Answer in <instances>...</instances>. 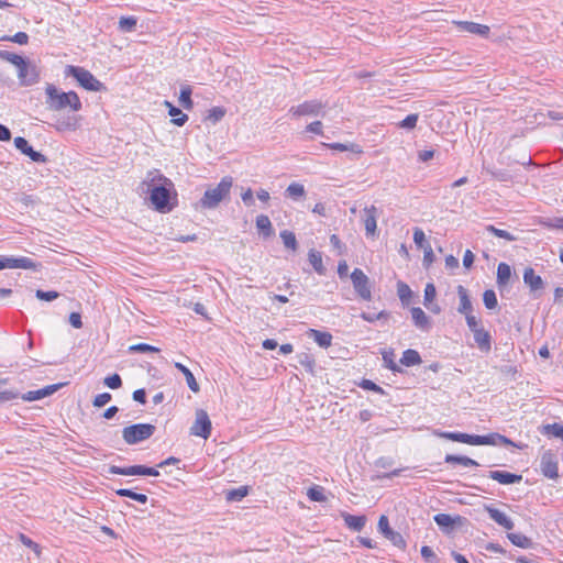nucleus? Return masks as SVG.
Instances as JSON below:
<instances>
[{"instance_id":"10","label":"nucleus","mask_w":563,"mask_h":563,"mask_svg":"<svg viewBox=\"0 0 563 563\" xmlns=\"http://www.w3.org/2000/svg\"><path fill=\"white\" fill-rule=\"evenodd\" d=\"M324 104L319 100H308L296 107H291L289 112L295 117L319 115L323 114Z\"/></svg>"},{"instance_id":"51","label":"nucleus","mask_w":563,"mask_h":563,"mask_svg":"<svg viewBox=\"0 0 563 563\" xmlns=\"http://www.w3.org/2000/svg\"><path fill=\"white\" fill-rule=\"evenodd\" d=\"M225 115V109L221 107H213L208 111L207 120L217 123Z\"/></svg>"},{"instance_id":"42","label":"nucleus","mask_w":563,"mask_h":563,"mask_svg":"<svg viewBox=\"0 0 563 563\" xmlns=\"http://www.w3.org/2000/svg\"><path fill=\"white\" fill-rule=\"evenodd\" d=\"M0 59L11 63L18 68L26 58L9 51H0Z\"/></svg>"},{"instance_id":"32","label":"nucleus","mask_w":563,"mask_h":563,"mask_svg":"<svg viewBox=\"0 0 563 563\" xmlns=\"http://www.w3.org/2000/svg\"><path fill=\"white\" fill-rule=\"evenodd\" d=\"M511 278V267L507 263H499L497 267V285L499 287L508 285Z\"/></svg>"},{"instance_id":"24","label":"nucleus","mask_w":563,"mask_h":563,"mask_svg":"<svg viewBox=\"0 0 563 563\" xmlns=\"http://www.w3.org/2000/svg\"><path fill=\"white\" fill-rule=\"evenodd\" d=\"M411 312V318H412V321H413V324L422 330V331H428L431 327V322H430V318L426 314V312L419 308V307H413L411 308L410 310Z\"/></svg>"},{"instance_id":"15","label":"nucleus","mask_w":563,"mask_h":563,"mask_svg":"<svg viewBox=\"0 0 563 563\" xmlns=\"http://www.w3.org/2000/svg\"><path fill=\"white\" fill-rule=\"evenodd\" d=\"M473 445H515V443L499 433H489L486 435L474 434Z\"/></svg>"},{"instance_id":"56","label":"nucleus","mask_w":563,"mask_h":563,"mask_svg":"<svg viewBox=\"0 0 563 563\" xmlns=\"http://www.w3.org/2000/svg\"><path fill=\"white\" fill-rule=\"evenodd\" d=\"M104 385L111 389H118L122 386V378L119 374L107 376L103 380Z\"/></svg>"},{"instance_id":"59","label":"nucleus","mask_w":563,"mask_h":563,"mask_svg":"<svg viewBox=\"0 0 563 563\" xmlns=\"http://www.w3.org/2000/svg\"><path fill=\"white\" fill-rule=\"evenodd\" d=\"M437 296L435 286L432 283H428L424 288V300L423 305L428 307L429 303L433 301Z\"/></svg>"},{"instance_id":"29","label":"nucleus","mask_w":563,"mask_h":563,"mask_svg":"<svg viewBox=\"0 0 563 563\" xmlns=\"http://www.w3.org/2000/svg\"><path fill=\"white\" fill-rule=\"evenodd\" d=\"M256 228L264 238H269L274 234L272 222L265 214H260L256 217Z\"/></svg>"},{"instance_id":"34","label":"nucleus","mask_w":563,"mask_h":563,"mask_svg":"<svg viewBox=\"0 0 563 563\" xmlns=\"http://www.w3.org/2000/svg\"><path fill=\"white\" fill-rule=\"evenodd\" d=\"M308 261L312 265L313 269L319 275H324L325 274V267L323 266V263H322V254H321V252L316 251V250H310L309 254H308Z\"/></svg>"},{"instance_id":"44","label":"nucleus","mask_w":563,"mask_h":563,"mask_svg":"<svg viewBox=\"0 0 563 563\" xmlns=\"http://www.w3.org/2000/svg\"><path fill=\"white\" fill-rule=\"evenodd\" d=\"M280 239L283 240V243L285 247L290 249L291 251H296L298 247V243L296 240V235L294 232L284 230L280 232Z\"/></svg>"},{"instance_id":"16","label":"nucleus","mask_w":563,"mask_h":563,"mask_svg":"<svg viewBox=\"0 0 563 563\" xmlns=\"http://www.w3.org/2000/svg\"><path fill=\"white\" fill-rule=\"evenodd\" d=\"M378 209L375 206L366 207L363 210L362 220L364 222L367 236H374L377 229Z\"/></svg>"},{"instance_id":"6","label":"nucleus","mask_w":563,"mask_h":563,"mask_svg":"<svg viewBox=\"0 0 563 563\" xmlns=\"http://www.w3.org/2000/svg\"><path fill=\"white\" fill-rule=\"evenodd\" d=\"M351 280L353 288L360 298L363 300L372 299V287L369 278L361 268H354V271L351 273Z\"/></svg>"},{"instance_id":"61","label":"nucleus","mask_w":563,"mask_h":563,"mask_svg":"<svg viewBox=\"0 0 563 563\" xmlns=\"http://www.w3.org/2000/svg\"><path fill=\"white\" fill-rule=\"evenodd\" d=\"M111 399H112L111 394L102 393V394L97 395L93 398L92 405H93V407L101 408V407L106 406L108 402H110Z\"/></svg>"},{"instance_id":"28","label":"nucleus","mask_w":563,"mask_h":563,"mask_svg":"<svg viewBox=\"0 0 563 563\" xmlns=\"http://www.w3.org/2000/svg\"><path fill=\"white\" fill-rule=\"evenodd\" d=\"M457 295L460 298V305H459L457 311L462 314L473 312V306H472V301L470 299L467 289L464 286L459 285L457 286Z\"/></svg>"},{"instance_id":"13","label":"nucleus","mask_w":563,"mask_h":563,"mask_svg":"<svg viewBox=\"0 0 563 563\" xmlns=\"http://www.w3.org/2000/svg\"><path fill=\"white\" fill-rule=\"evenodd\" d=\"M14 146L22 154L26 155L31 161L35 163H46L47 158L42 153L35 151L27 142L25 137L16 136L14 139Z\"/></svg>"},{"instance_id":"33","label":"nucleus","mask_w":563,"mask_h":563,"mask_svg":"<svg viewBox=\"0 0 563 563\" xmlns=\"http://www.w3.org/2000/svg\"><path fill=\"white\" fill-rule=\"evenodd\" d=\"M444 462L449 464H461L465 467L478 466L475 460L464 455L446 454Z\"/></svg>"},{"instance_id":"58","label":"nucleus","mask_w":563,"mask_h":563,"mask_svg":"<svg viewBox=\"0 0 563 563\" xmlns=\"http://www.w3.org/2000/svg\"><path fill=\"white\" fill-rule=\"evenodd\" d=\"M130 351L136 352V353H148V352L157 353V352H159V349L156 346L146 344V343H139V344L131 345Z\"/></svg>"},{"instance_id":"37","label":"nucleus","mask_w":563,"mask_h":563,"mask_svg":"<svg viewBox=\"0 0 563 563\" xmlns=\"http://www.w3.org/2000/svg\"><path fill=\"white\" fill-rule=\"evenodd\" d=\"M507 538L518 548L529 549L532 545L531 539L522 533L509 532L507 533Z\"/></svg>"},{"instance_id":"26","label":"nucleus","mask_w":563,"mask_h":563,"mask_svg":"<svg viewBox=\"0 0 563 563\" xmlns=\"http://www.w3.org/2000/svg\"><path fill=\"white\" fill-rule=\"evenodd\" d=\"M307 335L308 338L313 339V341L322 349H328L332 343V334L327 331L309 329Z\"/></svg>"},{"instance_id":"49","label":"nucleus","mask_w":563,"mask_h":563,"mask_svg":"<svg viewBox=\"0 0 563 563\" xmlns=\"http://www.w3.org/2000/svg\"><path fill=\"white\" fill-rule=\"evenodd\" d=\"M483 301L487 309H495L498 305L496 292L493 289L485 290L483 294Z\"/></svg>"},{"instance_id":"27","label":"nucleus","mask_w":563,"mask_h":563,"mask_svg":"<svg viewBox=\"0 0 563 563\" xmlns=\"http://www.w3.org/2000/svg\"><path fill=\"white\" fill-rule=\"evenodd\" d=\"M164 106L168 109V114L172 117L170 122L177 126H183L188 121V115L179 108L175 107L170 101L165 100Z\"/></svg>"},{"instance_id":"40","label":"nucleus","mask_w":563,"mask_h":563,"mask_svg":"<svg viewBox=\"0 0 563 563\" xmlns=\"http://www.w3.org/2000/svg\"><path fill=\"white\" fill-rule=\"evenodd\" d=\"M397 294H398V297L404 306L409 305L411 297H412V291L406 283H404V282L397 283Z\"/></svg>"},{"instance_id":"39","label":"nucleus","mask_w":563,"mask_h":563,"mask_svg":"<svg viewBox=\"0 0 563 563\" xmlns=\"http://www.w3.org/2000/svg\"><path fill=\"white\" fill-rule=\"evenodd\" d=\"M541 433L544 435L559 438L563 441V424L556 422L544 424L542 426Z\"/></svg>"},{"instance_id":"63","label":"nucleus","mask_w":563,"mask_h":563,"mask_svg":"<svg viewBox=\"0 0 563 563\" xmlns=\"http://www.w3.org/2000/svg\"><path fill=\"white\" fill-rule=\"evenodd\" d=\"M360 386L363 388V389H366V390H372L374 393H377V394H384V389L378 386L377 384H375L374 382L369 380V379H363L360 384Z\"/></svg>"},{"instance_id":"25","label":"nucleus","mask_w":563,"mask_h":563,"mask_svg":"<svg viewBox=\"0 0 563 563\" xmlns=\"http://www.w3.org/2000/svg\"><path fill=\"white\" fill-rule=\"evenodd\" d=\"M433 520L444 532H450L454 529L456 522L461 520V517H453L449 514H438L433 517Z\"/></svg>"},{"instance_id":"41","label":"nucleus","mask_w":563,"mask_h":563,"mask_svg":"<svg viewBox=\"0 0 563 563\" xmlns=\"http://www.w3.org/2000/svg\"><path fill=\"white\" fill-rule=\"evenodd\" d=\"M382 355H383V361L385 363V367H387L388 369H390L394 373L402 372L401 367L394 360L395 358L394 350L384 351L382 353Z\"/></svg>"},{"instance_id":"11","label":"nucleus","mask_w":563,"mask_h":563,"mask_svg":"<svg viewBox=\"0 0 563 563\" xmlns=\"http://www.w3.org/2000/svg\"><path fill=\"white\" fill-rule=\"evenodd\" d=\"M556 455L552 451H545L540 461V468L542 474L551 479H556L559 477V466H558Z\"/></svg>"},{"instance_id":"35","label":"nucleus","mask_w":563,"mask_h":563,"mask_svg":"<svg viewBox=\"0 0 563 563\" xmlns=\"http://www.w3.org/2000/svg\"><path fill=\"white\" fill-rule=\"evenodd\" d=\"M175 367L184 374L190 390L198 393L200 388L191 371L181 363H175Z\"/></svg>"},{"instance_id":"7","label":"nucleus","mask_w":563,"mask_h":563,"mask_svg":"<svg viewBox=\"0 0 563 563\" xmlns=\"http://www.w3.org/2000/svg\"><path fill=\"white\" fill-rule=\"evenodd\" d=\"M211 429L212 424L207 411L203 409H198L196 411L195 422L190 428V434L207 440L211 434Z\"/></svg>"},{"instance_id":"14","label":"nucleus","mask_w":563,"mask_h":563,"mask_svg":"<svg viewBox=\"0 0 563 563\" xmlns=\"http://www.w3.org/2000/svg\"><path fill=\"white\" fill-rule=\"evenodd\" d=\"M38 264L33 262L30 257H1L0 269L4 268H23V269H36Z\"/></svg>"},{"instance_id":"47","label":"nucleus","mask_w":563,"mask_h":563,"mask_svg":"<svg viewBox=\"0 0 563 563\" xmlns=\"http://www.w3.org/2000/svg\"><path fill=\"white\" fill-rule=\"evenodd\" d=\"M249 494L246 486H240L239 488L231 489L227 493V499L230 501H240Z\"/></svg>"},{"instance_id":"8","label":"nucleus","mask_w":563,"mask_h":563,"mask_svg":"<svg viewBox=\"0 0 563 563\" xmlns=\"http://www.w3.org/2000/svg\"><path fill=\"white\" fill-rule=\"evenodd\" d=\"M18 78L21 86L35 85L40 80V69L34 63L26 58L23 65L18 67Z\"/></svg>"},{"instance_id":"22","label":"nucleus","mask_w":563,"mask_h":563,"mask_svg":"<svg viewBox=\"0 0 563 563\" xmlns=\"http://www.w3.org/2000/svg\"><path fill=\"white\" fill-rule=\"evenodd\" d=\"M474 341L477 344L478 349L488 353L492 349V335L484 328H481L473 332Z\"/></svg>"},{"instance_id":"55","label":"nucleus","mask_w":563,"mask_h":563,"mask_svg":"<svg viewBox=\"0 0 563 563\" xmlns=\"http://www.w3.org/2000/svg\"><path fill=\"white\" fill-rule=\"evenodd\" d=\"M324 145L328 146L329 148L335 150V151L343 152V151L350 150L355 153H361L360 146L355 145V144L347 145V144H343V143H331V144H324Z\"/></svg>"},{"instance_id":"54","label":"nucleus","mask_w":563,"mask_h":563,"mask_svg":"<svg viewBox=\"0 0 563 563\" xmlns=\"http://www.w3.org/2000/svg\"><path fill=\"white\" fill-rule=\"evenodd\" d=\"M389 313L385 310L378 312V313H371V312H362L361 318L367 322H375L380 319H388Z\"/></svg>"},{"instance_id":"38","label":"nucleus","mask_w":563,"mask_h":563,"mask_svg":"<svg viewBox=\"0 0 563 563\" xmlns=\"http://www.w3.org/2000/svg\"><path fill=\"white\" fill-rule=\"evenodd\" d=\"M115 494L120 497H128L141 504H146L148 500L145 494H140L129 488H119L115 490Z\"/></svg>"},{"instance_id":"1","label":"nucleus","mask_w":563,"mask_h":563,"mask_svg":"<svg viewBox=\"0 0 563 563\" xmlns=\"http://www.w3.org/2000/svg\"><path fill=\"white\" fill-rule=\"evenodd\" d=\"M144 184L148 187L150 200L154 209L162 213L172 211L170 192L174 188L173 181L158 169H152L147 172Z\"/></svg>"},{"instance_id":"3","label":"nucleus","mask_w":563,"mask_h":563,"mask_svg":"<svg viewBox=\"0 0 563 563\" xmlns=\"http://www.w3.org/2000/svg\"><path fill=\"white\" fill-rule=\"evenodd\" d=\"M232 185V177H223L216 187L208 188L205 191L202 198L199 201L200 207L203 209L217 208L220 205V202L230 195Z\"/></svg>"},{"instance_id":"53","label":"nucleus","mask_w":563,"mask_h":563,"mask_svg":"<svg viewBox=\"0 0 563 563\" xmlns=\"http://www.w3.org/2000/svg\"><path fill=\"white\" fill-rule=\"evenodd\" d=\"M307 496L312 501L321 503V501L325 500V496L323 494V489H322V487H319V486H314V487L309 488L308 492H307Z\"/></svg>"},{"instance_id":"19","label":"nucleus","mask_w":563,"mask_h":563,"mask_svg":"<svg viewBox=\"0 0 563 563\" xmlns=\"http://www.w3.org/2000/svg\"><path fill=\"white\" fill-rule=\"evenodd\" d=\"M485 509L488 512L489 518L494 520L497 525L505 528L506 530L514 529V521L504 511L492 506H486Z\"/></svg>"},{"instance_id":"12","label":"nucleus","mask_w":563,"mask_h":563,"mask_svg":"<svg viewBox=\"0 0 563 563\" xmlns=\"http://www.w3.org/2000/svg\"><path fill=\"white\" fill-rule=\"evenodd\" d=\"M523 283L529 287L533 298H540L542 290L545 287L544 280L541 276L534 273L532 267H527L523 272Z\"/></svg>"},{"instance_id":"21","label":"nucleus","mask_w":563,"mask_h":563,"mask_svg":"<svg viewBox=\"0 0 563 563\" xmlns=\"http://www.w3.org/2000/svg\"><path fill=\"white\" fill-rule=\"evenodd\" d=\"M145 465H131V466H117L111 465L109 467L110 474L123 475V476H144Z\"/></svg>"},{"instance_id":"4","label":"nucleus","mask_w":563,"mask_h":563,"mask_svg":"<svg viewBox=\"0 0 563 563\" xmlns=\"http://www.w3.org/2000/svg\"><path fill=\"white\" fill-rule=\"evenodd\" d=\"M65 74L66 76L74 77L86 90L98 92L106 89L104 85L100 80H98L89 70L80 66L69 65L66 67Z\"/></svg>"},{"instance_id":"31","label":"nucleus","mask_w":563,"mask_h":563,"mask_svg":"<svg viewBox=\"0 0 563 563\" xmlns=\"http://www.w3.org/2000/svg\"><path fill=\"white\" fill-rule=\"evenodd\" d=\"M422 360L418 351L408 349L402 352V356L400 358V364L404 366L410 367L415 365L421 364Z\"/></svg>"},{"instance_id":"52","label":"nucleus","mask_w":563,"mask_h":563,"mask_svg":"<svg viewBox=\"0 0 563 563\" xmlns=\"http://www.w3.org/2000/svg\"><path fill=\"white\" fill-rule=\"evenodd\" d=\"M59 292L55 290H42L37 289L35 291V297L43 301H53L59 297Z\"/></svg>"},{"instance_id":"64","label":"nucleus","mask_w":563,"mask_h":563,"mask_svg":"<svg viewBox=\"0 0 563 563\" xmlns=\"http://www.w3.org/2000/svg\"><path fill=\"white\" fill-rule=\"evenodd\" d=\"M421 555L422 558L427 561V562H430V563H435L438 561V556L437 554L434 553V551L428 547V545H423L421 548Z\"/></svg>"},{"instance_id":"57","label":"nucleus","mask_w":563,"mask_h":563,"mask_svg":"<svg viewBox=\"0 0 563 563\" xmlns=\"http://www.w3.org/2000/svg\"><path fill=\"white\" fill-rule=\"evenodd\" d=\"M1 41H10L20 45H25L29 42V35L25 32H18L13 36H3Z\"/></svg>"},{"instance_id":"9","label":"nucleus","mask_w":563,"mask_h":563,"mask_svg":"<svg viewBox=\"0 0 563 563\" xmlns=\"http://www.w3.org/2000/svg\"><path fill=\"white\" fill-rule=\"evenodd\" d=\"M378 531L387 539L389 540L395 547L404 550L407 545L404 537L397 532L394 531L390 526L388 518L385 515H382L378 519L377 523Z\"/></svg>"},{"instance_id":"30","label":"nucleus","mask_w":563,"mask_h":563,"mask_svg":"<svg viewBox=\"0 0 563 563\" xmlns=\"http://www.w3.org/2000/svg\"><path fill=\"white\" fill-rule=\"evenodd\" d=\"M439 435L446 440L473 445L474 434L446 431V432H440Z\"/></svg>"},{"instance_id":"50","label":"nucleus","mask_w":563,"mask_h":563,"mask_svg":"<svg viewBox=\"0 0 563 563\" xmlns=\"http://www.w3.org/2000/svg\"><path fill=\"white\" fill-rule=\"evenodd\" d=\"M418 119V113H411L407 115L401 122H399L398 126L405 130H413L417 125Z\"/></svg>"},{"instance_id":"36","label":"nucleus","mask_w":563,"mask_h":563,"mask_svg":"<svg viewBox=\"0 0 563 563\" xmlns=\"http://www.w3.org/2000/svg\"><path fill=\"white\" fill-rule=\"evenodd\" d=\"M296 361L298 364H300L302 367H305V369L308 373H310V374L314 373L316 360L310 353H306V352L298 353L296 355Z\"/></svg>"},{"instance_id":"43","label":"nucleus","mask_w":563,"mask_h":563,"mask_svg":"<svg viewBox=\"0 0 563 563\" xmlns=\"http://www.w3.org/2000/svg\"><path fill=\"white\" fill-rule=\"evenodd\" d=\"M191 93L192 91L190 86H186L180 89L179 102L186 110H191L194 107Z\"/></svg>"},{"instance_id":"60","label":"nucleus","mask_w":563,"mask_h":563,"mask_svg":"<svg viewBox=\"0 0 563 563\" xmlns=\"http://www.w3.org/2000/svg\"><path fill=\"white\" fill-rule=\"evenodd\" d=\"M413 242L417 245L418 249H424L426 247V234L420 228L413 229Z\"/></svg>"},{"instance_id":"46","label":"nucleus","mask_w":563,"mask_h":563,"mask_svg":"<svg viewBox=\"0 0 563 563\" xmlns=\"http://www.w3.org/2000/svg\"><path fill=\"white\" fill-rule=\"evenodd\" d=\"M137 19L135 16H121L119 20V29L122 32H133L136 27Z\"/></svg>"},{"instance_id":"62","label":"nucleus","mask_w":563,"mask_h":563,"mask_svg":"<svg viewBox=\"0 0 563 563\" xmlns=\"http://www.w3.org/2000/svg\"><path fill=\"white\" fill-rule=\"evenodd\" d=\"M489 173L495 179L499 181H509L512 178L511 174L506 169H494Z\"/></svg>"},{"instance_id":"45","label":"nucleus","mask_w":563,"mask_h":563,"mask_svg":"<svg viewBox=\"0 0 563 563\" xmlns=\"http://www.w3.org/2000/svg\"><path fill=\"white\" fill-rule=\"evenodd\" d=\"M305 194V187L299 183H291L286 189V195L292 199H299L303 197Z\"/></svg>"},{"instance_id":"23","label":"nucleus","mask_w":563,"mask_h":563,"mask_svg":"<svg viewBox=\"0 0 563 563\" xmlns=\"http://www.w3.org/2000/svg\"><path fill=\"white\" fill-rule=\"evenodd\" d=\"M342 518L344 520L345 526L356 532H360L364 529L367 518L366 516H355L347 512H342Z\"/></svg>"},{"instance_id":"5","label":"nucleus","mask_w":563,"mask_h":563,"mask_svg":"<svg viewBox=\"0 0 563 563\" xmlns=\"http://www.w3.org/2000/svg\"><path fill=\"white\" fill-rule=\"evenodd\" d=\"M156 430L151 423H136L123 428L122 438L125 443L132 445L150 439Z\"/></svg>"},{"instance_id":"17","label":"nucleus","mask_w":563,"mask_h":563,"mask_svg":"<svg viewBox=\"0 0 563 563\" xmlns=\"http://www.w3.org/2000/svg\"><path fill=\"white\" fill-rule=\"evenodd\" d=\"M65 384L59 383V384H53V385L45 386V387H43L41 389H37V390H30V391L23 394L21 396V398L24 401L40 400L42 398H45V397H48V396L53 395L54 393H56Z\"/></svg>"},{"instance_id":"2","label":"nucleus","mask_w":563,"mask_h":563,"mask_svg":"<svg viewBox=\"0 0 563 563\" xmlns=\"http://www.w3.org/2000/svg\"><path fill=\"white\" fill-rule=\"evenodd\" d=\"M45 95L46 107L52 111L60 112L69 110L78 112L82 108L80 98L75 91L65 92L58 89L55 85L47 84L45 87Z\"/></svg>"},{"instance_id":"20","label":"nucleus","mask_w":563,"mask_h":563,"mask_svg":"<svg viewBox=\"0 0 563 563\" xmlns=\"http://www.w3.org/2000/svg\"><path fill=\"white\" fill-rule=\"evenodd\" d=\"M488 477L503 485L520 483L522 479L521 475L506 471H490Z\"/></svg>"},{"instance_id":"18","label":"nucleus","mask_w":563,"mask_h":563,"mask_svg":"<svg viewBox=\"0 0 563 563\" xmlns=\"http://www.w3.org/2000/svg\"><path fill=\"white\" fill-rule=\"evenodd\" d=\"M453 23L462 31L476 34L483 37H487L490 31L489 26L471 21H454Z\"/></svg>"},{"instance_id":"48","label":"nucleus","mask_w":563,"mask_h":563,"mask_svg":"<svg viewBox=\"0 0 563 563\" xmlns=\"http://www.w3.org/2000/svg\"><path fill=\"white\" fill-rule=\"evenodd\" d=\"M485 230L487 232L494 234L497 238L505 239L510 242L517 240V238L514 234H511L510 232H508L506 230L497 229L496 227H494L492 224L486 225Z\"/></svg>"}]
</instances>
